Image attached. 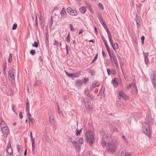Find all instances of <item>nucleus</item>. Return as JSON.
<instances>
[{
    "mask_svg": "<svg viewBox=\"0 0 156 156\" xmlns=\"http://www.w3.org/2000/svg\"><path fill=\"white\" fill-rule=\"evenodd\" d=\"M40 25L42 28L44 27V20L45 19H40Z\"/></svg>",
    "mask_w": 156,
    "mask_h": 156,
    "instance_id": "obj_20",
    "label": "nucleus"
},
{
    "mask_svg": "<svg viewBox=\"0 0 156 156\" xmlns=\"http://www.w3.org/2000/svg\"><path fill=\"white\" fill-rule=\"evenodd\" d=\"M125 156H131V155L130 153L126 152L125 154Z\"/></svg>",
    "mask_w": 156,
    "mask_h": 156,
    "instance_id": "obj_61",
    "label": "nucleus"
},
{
    "mask_svg": "<svg viewBox=\"0 0 156 156\" xmlns=\"http://www.w3.org/2000/svg\"><path fill=\"white\" fill-rule=\"evenodd\" d=\"M16 70L13 68H11L9 69L8 71V73L9 76L13 80H15V73Z\"/></svg>",
    "mask_w": 156,
    "mask_h": 156,
    "instance_id": "obj_4",
    "label": "nucleus"
},
{
    "mask_svg": "<svg viewBox=\"0 0 156 156\" xmlns=\"http://www.w3.org/2000/svg\"><path fill=\"white\" fill-rule=\"evenodd\" d=\"M75 141L74 140H73V139H72L71 138L69 137L68 138V142L69 144H73V142Z\"/></svg>",
    "mask_w": 156,
    "mask_h": 156,
    "instance_id": "obj_22",
    "label": "nucleus"
},
{
    "mask_svg": "<svg viewBox=\"0 0 156 156\" xmlns=\"http://www.w3.org/2000/svg\"><path fill=\"white\" fill-rule=\"evenodd\" d=\"M151 79L153 85L155 89H156V75L153 73L151 76Z\"/></svg>",
    "mask_w": 156,
    "mask_h": 156,
    "instance_id": "obj_10",
    "label": "nucleus"
},
{
    "mask_svg": "<svg viewBox=\"0 0 156 156\" xmlns=\"http://www.w3.org/2000/svg\"><path fill=\"white\" fill-rule=\"evenodd\" d=\"M26 111H28V110H29V105L28 102H27L26 103Z\"/></svg>",
    "mask_w": 156,
    "mask_h": 156,
    "instance_id": "obj_37",
    "label": "nucleus"
},
{
    "mask_svg": "<svg viewBox=\"0 0 156 156\" xmlns=\"http://www.w3.org/2000/svg\"><path fill=\"white\" fill-rule=\"evenodd\" d=\"M98 85L99 84L98 83V82L96 81H94V82H93L92 83V88H94L98 86Z\"/></svg>",
    "mask_w": 156,
    "mask_h": 156,
    "instance_id": "obj_21",
    "label": "nucleus"
},
{
    "mask_svg": "<svg viewBox=\"0 0 156 156\" xmlns=\"http://www.w3.org/2000/svg\"><path fill=\"white\" fill-rule=\"evenodd\" d=\"M1 131L3 136L5 138L6 137L9 131V130L8 126L5 128H2V129H1Z\"/></svg>",
    "mask_w": 156,
    "mask_h": 156,
    "instance_id": "obj_9",
    "label": "nucleus"
},
{
    "mask_svg": "<svg viewBox=\"0 0 156 156\" xmlns=\"http://www.w3.org/2000/svg\"><path fill=\"white\" fill-rule=\"evenodd\" d=\"M58 112L60 115H62V116H63V114L61 110H60L58 111Z\"/></svg>",
    "mask_w": 156,
    "mask_h": 156,
    "instance_id": "obj_50",
    "label": "nucleus"
},
{
    "mask_svg": "<svg viewBox=\"0 0 156 156\" xmlns=\"http://www.w3.org/2000/svg\"><path fill=\"white\" fill-rule=\"evenodd\" d=\"M6 151L8 154L7 156H13L12 149L11 147V145L10 142H9L7 145Z\"/></svg>",
    "mask_w": 156,
    "mask_h": 156,
    "instance_id": "obj_8",
    "label": "nucleus"
},
{
    "mask_svg": "<svg viewBox=\"0 0 156 156\" xmlns=\"http://www.w3.org/2000/svg\"><path fill=\"white\" fill-rule=\"evenodd\" d=\"M50 121L52 122L54 120V117L53 115L51 113L49 114Z\"/></svg>",
    "mask_w": 156,
    "mask_h": 156,
    "instance_id": "obj_25",
    "label": "nucleus"
},
{
    "mask_svg": "<svg viewBox=\"0 0 156 156\" xmlns=\"http://www.w3.org/2000/svg\"><path fill=\"white\" fill-rule=\"evenodd\" d=\"M83 81L81 80H77L75 82L76 86L77 87H80L83 84Z\"/></svg>",
    "mask_w": 156,
    "mask_h": 156,
    "instance_id": "obj_14",
    "label": "nucleus"
},
{
    "mask_svg": "<svg viewBox=\"0 0 156 156\" xmlns=\"http://www.w3.org/2000/svg\"><path fill=\"white\" fill-rule=\"evenodd\" d=\"M103 140L101 144L103 147H105L108 152L110 153H114L117 149L116 143L113 141L110 135H104L103 136Z\"/></svg>",
    "mask_w": 156,
    "mask_h": 156,
    "instance_id": "obj_1",
    "label": "nucleus"
},
{
    "mask_svg": "<svg viewBox=\"0 0 156 156\" xmlns=\"http://www.w3.org/2000/svg\"><path fill=\"white\" fill-rule=\"evenodd\" d=\"M65 73L66 74H67V75L69 77H72V73H68L67 71H65Z\"/></svg>",
    "mask_w": 156,
    "mask_h": 156,
    "instance_id": "obj_54",
    "label": "nucleus"
},
{
    "mask_svg": "<svg viewBox=\"0 0 156 156\" xmlns=\"http://www.w3.org/2000/svg\"><path fill=\"white\" fill-rule=\"evenodd\" d=\"M53 20H52V17L51 16V19L49 21V25H50V27H51L53 23Z\"/></svg>",
    "mask_w": 156,
    "mask_h": 156,
    "instance_id": "obj_41",
    "label": "nucleus"
},
{
    "mask_svg": "<svg viewBox=\"0 0 156 156\" xmlns=\"http://www.w3.org/2000/svg\"><path fill=\"white\" fill-rule=\"evenodd\" d=\"M83 140L82 138H80L79 140V143L80 144H82V143L83 142Z\"/></svg>",
    "mask_w": 156,
    "mask_h": 156,
    "instance_id": "obj_51",
    "label": "nucleus"
},
{
    "mask_svg": "<svg viewBox=\"0 0 156 156\" xmlns=\"http://www.w3.org/2000/svg\"><path fill=\"white\" fill-rule=\"evenodd\" d=\"M118 82L117 81H116V82L114 83L113 86L115 87H116L118 86Z\"/></svg>",
    "mask_w": 156,
    "mask_h": 156,
    "instance_id": "obj_62",
    "label": "nucleus"
},
{
    "mask_svg": "<svg viewBox=\"0 0 156 156\" xmlns=\"http://www.w3.org/2000/svg\"><path fill=\"white\" fill-rule=\"evenodd\" d=\"M3 72L4 75V76L6 77L7 73L6 71V69H3Z\"/></svg>",
    "mask_w": 156,
    "mask_h": 156,
    "instance_id": "obj_48",
    "label": "nucleus"
},
{
    "mask_svg": "<svg viewBox=\"0 0 156 156\" xmlns=\"http://www.w3.org/2000/svg\"><path fill=\"white\" fill-rule=\"evenodd\" d=\"M70 27V30L72 31L74 30V29L73 28V26L72 24H70L69 25Z\"/></svg>",
    "mask_w": 156,
    "mask_h": 156,
    "instance_id": "obj_55",
    "label": "nucleus"
},
{
    "mask_svg": "<svg viewBox=\"0 0 156 156\" xmlns=\"http://www.w3.org/2000/svg\"><path fill=\"white\" fill-rule=\"evenodd\" d=\"M108 38L109 40V41L110 42V43L111 44V45L113 47V48L115 50V48L114 46V45H113V43L112 42V38L111 36H110V37L109 36V37H108Z\"/></svg>",
    "mask_w": 156,
    "mask_h": 156,
    "instance_id": "obj_23",
    "label": "nucleus"
},
{
    "mask_svg": "<svg viewBox=\"0 0 156 156\" xmlns=\"http://www.w3.org/2000/svg\"><path fill=\"white\" fill-rule=\"evenodd\" d=\"M84 93L85 95L87 96H88L89 95V91L87 90H85Z\"/></svg>",
    "mask_w": 156,
    "mask_h": 156,
    "instance_id": "obj_47",
    "label": "nucleus"
},
{
    "mask_svg": "<svg viewBox=\"0 0 156 156\" xmlns=\"http://www.w3.org/2000/svg\"><path fill=\"white\" fill-rule=\"evenodd\" d=\"M66 14V12L65 10V9L63 8L61 12H60V14H61V16L62 17H64L65 16V15Z\"/></svg>",
    "mask_w": 156,
    "mask_h": 156,
    "instance_id": "obj_19",
    "label": "nucleus"
},
{
    "mask_svg": "<svg viewBox=\"0 0 156 156\" xmlns=\"http://www.w3.org/2000/svg\"><path fill=\"white\" fill-rule=\"evenodd\" d=\"M88 97H90V99L91 100H93L94 98V96H93V95H89L88 96Z\"/></svg>",
    "mask_w": 156,
    "mask_h": 156,
    "instance_id": "obj_60",
    "label": "nucleus"
},
{
    "mask_svg": "<svg viewBox=\"0 0 156 156\" xmlns=\"http://www.w3.org/2000/svg\"><path fill=\"white\" fill-rule=\"evenodd\" d=\"M32 150L34 151V148H35V143H32Z\"/></svg>",
    "mask_w": 156,
    "mask_h": 156,
    "instance_id": "obj_59",
    "label": "nucleus"
},
{
    "mask_svg": "<svg viewBox=\"0 0 156 156\" xmlns=\"http://www.w3.org/2000/svg\"><path fill=\"white\" fill-rule=\"evenodd\" d=\"M112 130L113 132H116L117 131V129L114 126H113L112 128Z\"/></svg>",
    "mask_w": 156,
    "mask_h": 156,
    "instance_id": "obj_40",
    "label": "nucleus"
},
{
    "mask_svg": "<svg viewBox=\"0 0 156 156\" xmlns=\"http://www.w3.org/2000/svg\"><path fill=\"white\" fill-rule=\"evenodd\" d=\"M82 128H81L80 130H78L77 128L76 130V135L78 136L80 135V133L82 132Z\"/></svg>",
    "mask_w": 156,
    "mask_h": 156,
    "instance_id": "obj_24",
    "label": "nucleus"
},
{
    "mask_svg": "<svg viewBox=\"0 0 156 156\" xmlns=\"http://www.w3.org/2000/svg\"><path fill=\"white\" fill-rule=\"evenodd\" d=\"M102 25H103V27L104 28L105 30L106 29L107 30L108 29V27H107L106 25L105 24V23H104V24H102Z\"/></svg>",
    "mask_w": 156,
    "mask_h": 156,
    "instance_id": "obj_57",
    "label": "nucleus"
},
{
    "mask_svg": "<svg viewBox=\"0 0 156 156\" xmlns=\"http://www.w3.org/2000/svg\"><path fill=\"white\" fill-rule=\"evenodd\" d=\"M6 64L5 62L3 63V69H6Z\"/></svg>",
    "mask_w": 156,
    "mask_h": 156,
    "instance_id": "obj_58",
    "label": "nucleus"
},
{
    "mask_svg": "<svg viewBox=\"0 0 156 156\" xmlns=\"http://www.w3.org/2000/svg\"><path fill=\"white\" fill-rule=\"evenodd\" d=\"M145 39L144 37V36H142L141 37V40L142 44H144V40Z\"/></svg>",
    "mask_w": 156,
    "mask_h": 156,
    "instance_id": "obj_52",
    "label": "nucleus"
},
{
    "mask_svg": "<svg viewBox=\"0 0 156 156\" xmlns=\"http://www.w3.org/2000/svg\"><path fill=\"white\" fill-rule=\"evenodd\" d=\"M30 53L32 55H34L35 53V51L34 50H31L30 51Z\"/></svg>",
    "mask_w": 156,
    "mask_h": 156,
    "instance_id": "obj_44",
    "label": "nucleus"
},
{
    "mask_svg": "<svg viewBox=\"0 0 156 156\" xmlns=\"http://www.w3.org/2000/svg\"><path fill=\"white\" fill-rule=\"evenodd\" d=\"M84 103L85 107L87 111L90 112H91L93 110V107L90 102L88 101H85L84 100Z\"/></svg>",
    "mask_w": 156,
    "mask_h": 156,
    "instance_id": "obj_7",
    "label": "nucleus"
},
{
    "mask_svg": "<svg viewBox=\"0 0 156 156\" xmlns=\"http://www.w3.org/2000/svg\"><path fill=\"white\" fill-rule=\"evenodd\" d=\"M28 120L29 122H31L32 124H34L35 123V121L33 118L29 117Z\"/></svg>",
    "mask_w": 156,
    "mask_h": 156,
    "instance_id": "obj_26",
    "label": "nucleus"
},
{
    "mask_svg": "<svg viewBox=\"0 0 156 156\" xmlns=\"http://www.w3.org/2000/svg\"><path fill=\"white\" fill-rule=\"evenodd\" d=\"M66 53L67 55H68V51L70 50V48H69L67 44H66Z\"/></svg>",
    "mask_w": 156,
    "mask_h": 156,
    "instance_id": "obj_43",
    "label": "nucleus"
},
{
    "mask_svg": "<svg viewBox=\"0 0 156 156\" xmlns=\"http://www.w3.org/2000/svg\"><path fill=\"white\" fill-rule=\"evenodd\" d=\"M66 11L69 14L72 16H75L77 14V12L76 10L69 7L67 8L66 9Z\"/></svg>",
    "mask_w": 156,
    "mask_h": 156,
    "instance_id": "obj_6",
    "label": "nucleus"
},
{
    "mask_svg": "<svg viewBox=\"0 0 156 156\" xmlns=\"http://www.w3.org/2000/svg\"><path fill=\"white\" fill-rule=\"evenodd\" d=\"M79 10L81 13L83 14L86 12V9L85 6H82L80 8Z\"/></svg>",
    "mask_w": 156,
    "mask_h": 156,
    "instance_id": "obj_16",
    "label": "nucleus"
},
{
    "mask_svg": "<svg viewBox=\"0 0 156 156\" xmlns=\"http://www.w3.org/2000/svg\"><path fill=\"white\" fill-rule=\"evenodd\" d=\"M12 54L11 53L9 55V56L8 59V62L10 63L12 61Z\"/></svg>",
    "mask_w": 156,
    "mask_h": 156,
    "instance_id": "obj_27",
    "label": "nucleus"
},
{
    "mask_svg": "<svg viewBox=\"0 0 156 156\" xmlns=\"http://www.w3.org/2000/svg\"><path fill=\"white\" fill-rule=\"evenodd\" d=\"M132 90L133 91H136V92H137L138 91V90L136 87L135 85V84L134 83L133 87L132 88Z\"/></svg>",
    "mask_w": 156,
    "mask_h": 156,
    "instance_id": "obj_30",
    "label": "nucleus"
},
{
    "mask_svg": "<svg viewBox=\"0 0 156 156\" xmlns=\"http://www.w3.org/2000/svg\"><path fill=\"white\" fill-rule=\"evenodd\" d=\"M123 99H124V100H126L129 99V97L126 96V95H124L123 97H122Z\"/></svg>",
    "mask_w": 156,
    "mask_h": 156,
    "instance_id": "obj_53",
    "label": "nucleus"
},
{
    "mask_svg": "<svg viewBox=\"0 0 156 156\" xmlns=\"http://www.w3.org/2000/svg\"><path fill=\"white\" fill-rule=\"evenodd\" d=\"M76 151H79L80 149V147L79 145V143L76 141H75L72 144Z\"/></svg>",
    "mask_w": 156,
    "mask_h": 156,
    "instance_id": "obj_11",
    "label": "nucleus"
},
{
    "mask_svg": "<svg viewBox=\"0 0 156 156\" xmlns=\"http://www.w3.org/2000/svg\"><path fill=\"white\" fill-rule=\"evenodd\" d=\"M89 73L92 76L94 75L95 74V72L94 70L90 69L89 71Z\"/></svg>",
    "mask_w": 156,
    "mask_h": 156,
    "instance_id": "obj_31",
    "label": "nucleus"
},
{
    "mask_svg": "<svg viewBox=\"0 0 156 156\" xmlns=\"http://www.w3.org/2000/svg\"><path fill=\"white\" fill-rule=\"evenodd\" d=\"M106 30V31L107 32L108 34V37H109V36H110V37L111 36V34L110 33L109 30H108V29L107 30V29Z\"/></svg>",
    "mask_w": 156,
    "mask_h": 156,
    "instance_id": "obj_49",
    "label": "nucleus"
},
{
    "mask_svg": "<svg viewBox=\"0 0 156 156\" xmlns=\"http://www.w3.org/2000/svg\"><path fill=\"white\" fill-rule=\"evenodd\" d=\"M26 111L27 115H28V116H29V117H31V115L30 114V113L29 110H28V111Z\"/></svg>",
    "mask_w": 156,
    "mask_h": 156,
    "instance_id": "obj_63",
    "label": "nucleus"
},
{
    "mask_svg": "<svg viewBox=\"0 0 156 156\" xmlns=\"http://www.w3.org/2000/svg\"><path fill=\"white\" fill-rule=\"evenodd\" d=\"M79 76L78 73H72L71 77H76Z\"/></svg>",
    "mask_w": 156,
    "mask_h": 156,
    "instance_id": "obj_38",
    "label": "nucleus"
},
{
    "mask_svg": "<svg viewBox=\"0 0 156 156\" xmlns=\"http://www.w3.org/2000/svg\"><path fill=\"white\" fill-rule=\"evenodd\" d=\"M140 18L138 16H136L135 20L136 21L137 26L138 28L140 26L139 23L140 22Z\"/></svg>",
    "mask_w": 156,
    "mask_h": 156,
    "instance_id": "obj_15",
    "label": "nucleus"
},
{
    "mask_svg": "<svg viewBox=\"0 0 156 156\" xmlns=\"http://www.w3.org/2000/svg\"><path fill=\"white\" fill-rule=\"evenodd\" d=\"M133 83H131L128 84L126 86V88L128 90L129 89L131 88V87L133 85Z\"/></svg>",
    "mask_w": 156,
    "mask_h": 156,
    "instance_id": "obj_33",
    "label": "nucleus"
},
{
    "mask_svg": "<svg viewBox=\"0 0 156 156\" xmlns=\"http://www.w3.org/2000/svg\"><path fill=\"white\" fill-rule=\"evenodd\" d=\"M144 61H145V63L146 64H147L149 62V60H148V58H144Z\"/></svg>",
    "mask_w": 156,
    "mask_h": 156,
    "instance_id": "obj_64",
    "label": "nucleus"
},
{
    "mask_svg": "<svg viewBox=\"0 0 156 156\" xmlns=\"http://www.w3.org/2000/svg\"><path fill=\"white\" fill-rule=\"evenodd\" d=\"M122 93L123 94V92L122 91H120L119 93V94L118 95V98L119 99H120L122 98Z\"/></svg>",
    "mask_w": 156,
    "mask_h": 156,
    "instance_id": "obj_34",
    "label": "nucleus"
},
{
    "mask_svg": "<svg viewBox=\"0 0 156 156\" xmlns=\"http://www.w3.org/2000/svg\"><path fill=\"white\" fill-rule=\"evenodd\" d=\"M0 127L1 128V129H2V128H5L7 127L6 124L2 120L1 118H0Z\"/></svg>",
    "mask_w": 156,
    "mask_h": 156,
    "instance_id": "obj_17",
    "label": "nucleus"
},
{
    "mask_svg": "<svg viewBox=\"0 0 156 156\" xmlns=\"http://www.w3.org/2000/svg\"><path fill=\"white\" fill-rule=\"evenodd\" d=\"M40 81L39 80H36L34 84L35 86H39L40 84Z\"/></svg>",
    "mask_w": 156,
    "mask_h": 156,
    "instance_id": "obj_35",
    "label": "nucleus"
},
{
    "mask_svg": "<svg viewBox=\"0 0 156 156\" xmlns=\"http://www.w3.org/2000/svg\"><path fill=\"white\" fill-rule=\"evenodd\" d=\"M17 27V24L16 23H14L13 25L12 29L13 30H15L16 28Z\"/></svg>",
    "mask_w": 156,
    "mask_h": 156,
    "instance_id": "obj_46",
    "label": "nucleus"
},
{
    "mask_svg": "<svg viewBox=\"0 0 156 156\" xmlns=\"http://www.w3.org/2000/svg\"><path fill=\"white\" fill-rule=\"evenodd\" d=\"M85 5L86 7L88 9L90 13L92 14H93L94 13V12L92 9L91 5L87 2H86L85 3Z\"/></svg>",
    "mask_w": 156,
    "mask_h": 156,
    "instance_id": "obj_12",
    "label": "nucleus"
},
{
    "mask_svg": "<svg viewBox=\"0 0 156 156\" xmlns=\"http://www.w3.org/2000/svg\"><path fill=\"white\" fill-rule=\"evenodd\" d=\"M98 6L99 8L101 9L102 10H104V8L102 4L101 3H99L98 4Z\"/></svg>",
    "mask_w": 156,
    "mask_h": 156,
    "instance_id": "obj_28",
    "label": "nucleus"
},
{
    "mask_svg": "<svg viewBox=\"0 0 156 156\" xmlns=\"http://www.w3.org/2000/svg\"><path fill=\"white\" fill-rule=\"evenodd\" d=\"M109 55L110 57L111 58H112L114 62V64L117 68H118L119 66L118 61L114 52H112V54H111V53L110 51V54H109Z\"/></svg>",
    "mask_w": 156,
    "mask_h": 156,
    "instance_id": "obj_5",
    "label": "nucleus"
},
{
    "mask_svg": "<svg viewBox=\"0 0 156 156\" xmlns=\"http://www.w3.org/2000/svg\"><path fill=\"white\" fill-rule=\"evenodd\" d=\"M123 64H124V63H123V62H120V67L121 68V69H122V71H122V66L123 65Z\"/></svg>",
    "mask_w": 156,
    "mask_h": 156,
    "instance_id": "obj_56",
    "label": "nucleus"
},
{
    "mask_svg": "<svg viewBox=\"0 0 156 156\" xmlns=\"http://www.w3.org/2000/svg\"><path fill=\"white\" fill-rule=\"evenodd\" d=\"M32 45L33 47H37L38 45V44L37 42L36 41H34V44H33Z\"/></svg>",
    "mask_w": 156,
    "mask_h": 156,
    "instance_id": "obj_32",
    "label": "nucleus"
},
{
    "mask_svg": "<svg viewBox=\"0 0 156 156\" xmlns=\"http://www.w3.org/2000/svg\"><path fill=\"white\" fill-rule=\"evenodd\" d=\"M97 58H98V55H97L94 56V58L93 59V60L91 62V64L93 63V62H95L97 59Z\"/></svg>",
    "mask_w": 156,
    "mask_h": 156,
    "instance_id": "obj_39",
    "label": "nucleus"
},
{
    "mask_svg": "<svg viewBox=\"0 0 156 156\" xmlns=\"http://www.w3.org/2000/svg\"><path fill=\"white\" fill-rule=\"evenodd\" d=\"M85 139L91 145L95 140L93 133L90 131H87L85 134Z\"/></svg>",
    "mask_w": 156,
    "mask_h": 156,
    "instance_id": "obj_2",
    "label": "nucleus"
},
{
    "mask_svg": "<svg viewBox=\"0 0 156 156\" xmlns=\"http://www.w3.org/2000/svg\"><path fill=\"white\" fill-rule=\"evenodd\" d=\"M151 122H148V123H145V130H144V132L148 137H150L151 136V131L149 124H151Z\"/></svg>",
    "mask_w": 156,
    "mask_h": 156,
    "instance_id": "obj_3",
    "label": "nucleus"
},
{
    "mask_svg": "<svg viewBox=\"0 0 156 156\" xmlns=\"http://www.w3.org/2000/svg\"><path fill=\"white\" fill-rule=\"evenodd\" d=\"M97 16L102 24H103L105 23L103 20V18L101 17V15L99 13H98L97 14Z\"/></svg>",
    "mask_w": 156,
    "mask_h": 156,
    "instance_id": "obj_18",
    "label": "nucleus"
},
{
    "mask_svg": "<svg viewBox=\"0 0 156 156\" xmlns=\"http://www.w3.org/2000/svg\"><path fill=\"white\" fill-rule=\"evenodd\" d=\"M144 54V58H148V57L149 55V54L148 52L145 53L144 51H143V52Z\"/></svg>",
    "mask_w": 156,
    "mask_h": 156,
    "instance_id": "obj_29",
    "label": "nucleus"
},
{
    "mask_svg": "<svg viewBox=\"0 0 156 156\" xmlns=\"http://www.w3.org/2000/svg\"><path fill=\"white\" fill-rule=\"evenodd\" d=\"M114 46L115 48H115L118 49L119 48V45L117 43H114Z\"/></svg>",
    "mask_w": 156,
    "mask_h": 156,
    "instance_id": "obj_42",
    "label": "nucleus"
},
{
    "mask_svg": "<svg viewBox=\"0 0 156 156\" xmlns=\"http://www.w3.org/2000/svg\"><path fill=\"white\" fill-rule=\"evenodd\" d=\"M105 45L106 48V49H107V51H108V54L110 55V49H109V48L108 46V44H105Z\"/></svg>",
    "mask_w": 156,
    "mask_h": 156,
    "instance_id": "obj_36",
    "label": "nucleus"
},
{
    "mask_svg": "<svg viewBox=\"0 0 156 156\" xmlns=\"http://www.w3.org/2000/svg\"><path fill=\"white\" fill-rule=\"evenodd\" d=\"M117 105L118 107H120L122 109L124 108L125 107L124 104L120 101H117Z\"/></svg>",
    "mask_w": 156,
    "mask_h": 156,
    "instance_id": "obj_13",
    "label": "nucleus"
},
{
    "mask_svg": "<svg viewBox=\"0 0 156 156\" xmlns=\"http://www.w3.org/2000/svg\"><path fill=\"white\" fill-rule=\"evenodd\" d=\"M70 36H69V33L68 34V35L67 36V37L66 38V41L68 42H69L70 41Z\"/></svg>",
    "mask_w": 156,
    "mask_h": 156,
    "instance_id": "obj_45",
    "label": "nucleus"
}]
</instances>
